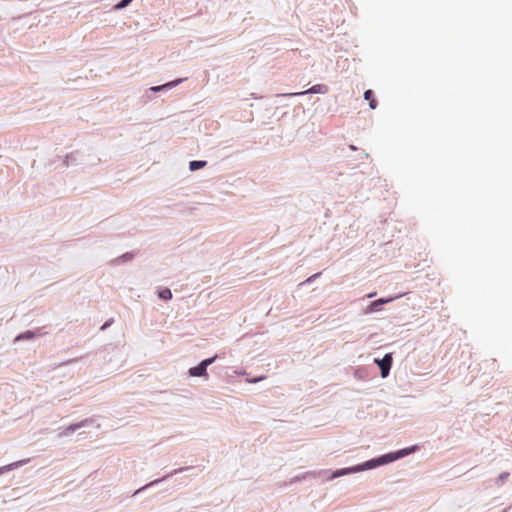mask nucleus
<instances>
[{"label": "nucleus", "instance_id": "f257e3e1", "mask_svg": "<svg viewBox=\"0 0 512 512\" xmlns=\"http://www.w3.org/2000/svg\"><path fill=\"white\" fill-rule=\"evenodd\" d=\"M418 450H419L418 445H412V446L405 447V448H402V449H399L396 451L382 454L380 456L369 459L365 462H362L360 464H357V465H354L351 467L340 468V469H336L334 471L323 470L318 473L311 472V471L305 472L302 475H297V476L293 477L290 480V484L295 483V482H300V481L308 479V478H316L317 476H321V475H327L326 480L331 481V480H334V479L342 477V476L374 469L379 466H383V465L395 462V461L402 459L412 453H415Z\"/></svg>", "mask_w": 512, "mask_h": 512}, {"label": "nucleus", "instance_id": "f03ea898", "mask_svg": "<svg viewBox=\"0 0 512 512\" xmlns=\"http://www.w3.org/2000/svg\"><path fill=\"white\" fill-rule=\"evenodd\" d=\"M94 162H90L86 159V155L79 151H73L64 156V158L58 157V160H53L50 162V166L54 169L64 170L68 167H76V166H87L94 165Z\"/></svg>", "mask_w": 512, "mask_h": 512}, {"label": "nucleus", "instance_id": "7ed1b4c3", "mask_svg": "<svg viewBox=\"0 0 512 512\" xmlns=\"http://www.w3.org/2000/svg\"><path fill=\"white\" fill-rule=\"evenodd\" d=\"M193 469V466H187V467H181V468H178V469H174L173 471H171L170 473H168L167 475L161 477V478H158V479H155L147 484H145L144 486L140 487L139 489H137L133 495H137V494H140L142 492H144L145 490L151 488V487H154L156 485H158L159 483H162L164 481H166L167 479H169L170 477L178 474V473H181V472H184V471H188V470H191Z\"/></svg>", "mask_w": 512, "mask_h": 512}, {"label": "nucleus", "instance_id": "20e7f679", "mask_svg": "<svg viewBox=\"0 0 512 512\" xmlns=\"http://www.w3.org/2000/svg\"><path fill=\"white\" fill-rule=\"evenodd\" d=\"M329 91V87L325 84H316L310 87L309 89L301 92H295V93H280L277 94V97H284V98H290L295 96H303L306 94H326Z\"/></svg>", "mask_w": 512, "mask_h": 512}, {"label": "nucleus", "instance_id": "39448f33", "mask_svg": "<svg viewBox=\"0 0 512 512\" xmlns=\"http://www.w3.org/2000/svg\"><path fill=\"white\" fill-rule=\"evenodd\" d=\"M374 363L380 369L381 377L386 378L389 376L393 365V354L386 353L382 358H374Z\"/></svg>", "mask_w": 512, "mask_h": 512}, {"label": "nucleus", "instance_id": "423d86ee", "mask_svg": "<svg viewBox=\"0 0 512 512\" xmlns=\"http://www.w3.org/2000/svg\"><path fill=\"white\" fill-rule=\"evenodd\" d=\"M93 418H87L80 422L74 423L66 427L62 432L59 433V436H69L73 434L75 431L79 430L80 428L89 427L94 423Z\"/></svg>", "mask_w": 512, "mask_h": 512}, {"label": "nucleus", "instance_id": "0eeeda50", "mask_svg": "<svg viewBox=\"0 0 512 512\" xmlns=\"http://www.w3.org/2000/svg\"><path fill=\"white\" fill-rule=\"evenodd\" d=\"M394 300L393 297H387V298H379L374 301H371L369 305L366 307L364 313L365 314H372L375 312H378L382 310L383 306L392 302Z\"/></svg>", "mask_w": 512, "mask_h": 512}, {"label": "nucleus", "instance_id": "6e6552de", "mask_svg": "<svg viewBox=\"0 0 512 512\" xmlns=\"http://www.w3.org/2000/svg\"><path fill=\"white\" fill-rule=\"evenodd\" d=\"M182 81H183V79H175V80L169 81L162 85L152 86L149 88V91L154 92V93L168 91V90L178 86Z\"/></svg>", "mask_w": 512, "mask_h": 512}, {"label": "nucleus", "instance_id": "1a4fd4ad", "mask_svg": "<svg viewBox=\"0 0 512 512\" xmlns=\"http://www.w3.org/2000/svg\"><path fill=\"white\" fill-rule=\"evenodd\" d=\"M188 374L191 377H208L207 369L200 362L196 366L191 367L188 370Z\"/></svg>", "mask_w": 512, "mask_h": 512}, {"label": "nucleus", "instance_id": "9d476101", "mask_svg": "<svg viewBox=\"0 0 512 512\" xmlns=\"http://www.w3.org/2000/svg\"><path fill=\"white\" fill-rule=\"evenodd\" d=\"M28 462H29V459H24V460L16 461L11 464L2 466V467H0V475L4 474L6 472L12 471L16 468H19Z\"/></svg>", "mask_w": 512, "mask_h": 512}, {"label": "nucleus", "instance_id": "9b49d317", "mask_svg": "<svg viewBox=\"0 0 512 512\" xmlns=\"http://www.w3.org/2000/svg\"><path fill=\"white\" fill-rule=\"evenodd\" d=\"M364 99L369 102L370 109H376L377 107V100L375 98L374 91L371 89H368L364 92Z\"/></svg>", "mask_w": 512, "mask_h": 512}, {"label": "nucleus", "instance_id": "f8f14e48", "mask_svg": "<svg viewBox=\"0 0 512 512\" xmlns=\"http://www.w3.org/2000/svg\"><path fill=\"white\" fill-rule=\"evenodd\" d=\"M157 295L163 301H169L172 299V292L168 287H159L157 289Z\"/></svg>", "mask_w": 512, "mask_h": 512}, {"label": "nucleus", "instance_id": "ddd939ff", "mask_svg": "<svg viewBox=\"0 0 512 512\" xmlns=\"http://www.w3.org/2000/svg\"><path fill=\"white\" fill-rule=\"evenodd\" d=\"M37 332L33 330H26L20 334H18L15 338V341H22V340H32L37 336Z\"/></svg>", "mask_w": 512, "mask_h": 512}, {"label": "nucleus", "instance_id": "4468645a", "mask_svg": "<svg viewBox=\"0 0 512 512\" xmlns=\"http://www.w3.org/2000/svg\"><path fill=\"white\" fill-rule=\"evenodd\" d=\"M207 165V161L205 160H192L189 162V170L191 172L200 170Z\"/></svg>", "mask_w": 512, "mask_h": 512}, {"label": "nucleus", "instance_id": "2eb2a0df", "mask_svg": "<svg viewBox=\"0 0 512 512\" xmlns=\"http://www.w3.org/2000/svg\"><path fill=\"white\" fill-rule=\"evenodd\" d=\"M134 258V253L133 252H126L124 253L123 255H121L120 257L116 258L114 260V262L116 264H121V263H124V262H127V261H130Z\"/></svg>", "mask_w": 512, "mask_h": 512}, {"label": "nucleus", "instance_id": "dca6fc26", "mask_svg": "<svg viewBox=\"0 0 512 512\" xmlns=\"http://www.w3.org/2000/svg\"><path fill=\"white\" fill-rule=\"evenodd\" d=\"M218 357H219V355L215 354L212 357H209V358H206V359L202 360L200 363L202 364V366H204L207 369L208 366L213 364Z\"/></svg>", "mask_w": 512, "mask_h": 512}, {"label": "nucleus", "instance_id": "f3484780", "mask_svg": "<svg viewBox=\"0 0 512 512\" xmlns=\"http://www.w3.org/2000/svg\"><path fill=\"white\" fill-rule=\"evenodd\" d=\"M509 476L510 474L508 472H502L496 479V484L503 485L508 480Z\"/></svg>", "mask_w": 512, "mask_h": 512}, {"label": "nucleus", "instance_id": "a211bd4d", "mask_svg": "<svg viewBox=\"0 0 512 512\" xmlns=\"http://www.w3.org/2000/svg\"><path fill=\"white\" fill-rule=\"evenodd\" d=\"M133 0H120L115 6V10H122L126 8Z\"/></svg>", "mask_w": 512, "mask_h": 512}, {"label": "nucleus", "instance_id": "6ab92c4d", "mask_svg": "<svg viewBox=\"0 0 512 512\" xmlns=\"http://www.w3.org/2000/svg\"><path fill=\"white\" fill-rule=\"evenodd\" d=\"M114 322L113 318H110L108 319L107 321H105V323L100 327V330H105L107 329L109 326L112 325V323Z\"/></svg>", "mask_w": 512, "mask_h": 512}, {"label": "nucleus", "instance_id": "aec40b11", "mask_svg": "<svg viewBox=\"0 0 512 512\" xmlns=\"http://www.w3.org/2000/svg\"><path fill=\"white\" fill-rule=\"evenodd\" d=\"M321 273L318 272V273H315L314 275L310 276L309 278H307L302 284H305V283H311L312 281H314V279H316Z\"/></svg>", "mask_w": 512, "mask_h": 512}, {"label": "nucleus", "instance_id": "412c9836", "mask_svg": "<svg viewBox=\"0 0 512 512\" xmlns=\"http://www.w3.org/2000/svg\"><path fill=\"white\" fill-rule=\"evenodd\" d=\"M265 377L261 376V377H255L253 379H249L248 381L250 383H256V382H259L260 380L264 379Z\"/></svg>", "mask_w": 512, "mask_h": 512}, {"label": "nucleus", "instance_id": "4be33fe9", "mask_svg": "<svg viewBox=\"0 0 512 512\" xmlns=\"http://www.w3.org/2000/svg\"><path fill=\"white\" fill-rule=\"evenodd\" d=\"M376 295V292H371L367 295L368 298H372Z\"/></svg>", "mask_w": 512, "mask_h": 512}, {"label": "nucleus", "instance_id": "5701e85b", "mask_svg": "<svg viewBox=\"0 0 512 512\" xmlns=\"http://www.w3.org/2000/svg\"><path fill=\"white\" fill-rule=\"evenodd\" d=\"M349 148H350V150H352V151H356V150H357V147H356V146H354V145H349Z\"/></svg>", "mask_w": 512, "mask_h": 512}, {"label": "nucleus", "instance_id": "b1692460", "mask_svg": "<svg viewBox=\"0 0 512 512\" xmlns=\"http://www.w3.org/2000/svg\"><path fill=\"white\" fill-rule=\"evenodd\" d=\"M362 154H364V158H365V159L369 158V154H368V153H366V152H362Z\"/></svg>", "mask_w": 512, "mask_h": 512}]
</instances>
